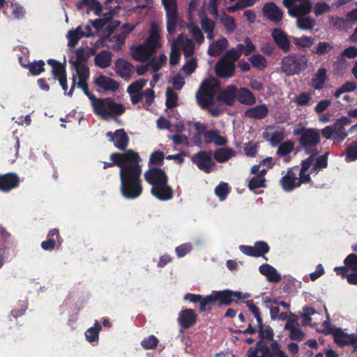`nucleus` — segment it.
Returning <instances> with one entry per match:
<instances>
[{
  "label": "nucleus",
  "instance_id": "1",
  "mask_svg": "<svg viewBox=\"0 0 357 357\" xmlns=\"http://www.w3.org/2000/svg\"><path fill=\"white\" fill-rule=\"evenodd\" d=\"M258 325L259 340L255 347H250L245 357H287L282 349L281 344L274 340V331L270 326L261 324Z\"/></svg>",
  "mask_w": 357,
  "mask_h": 357
},
{
  "label": "nucleus",
  "instance_id": "2",
  "mask_svg": "<svg viewBox=\"0 0 357 357\" xmlns=\"http://www.w3.org/2000/svg\"><path fill=\"white\" fill-rule=\"evenodd\" d=\"M139 161L140 160H135L131 164H127L119 172L120 192L126 199H135L142 194V169Z\"/></svg>",
  "mask_w": 357,
  "mask_h": 357
},
{
  "label": "nucleus",
  "instance_id": "3",
  "mask_svg": "<svg viewBox=\"0 0 357 357\" xmlns=\"http://www.w3.org/2000/svg\"><path fill=\"white\" fill-rule=\"evenodd\" d=\"M82 90L91 101L93 112L105 121L114 118L115 121H118V119L114 118V115L120 116L126 111L123 104L116 102L112 98H96L94 94L89 91V86Z\"/></svg>",
  "mask_w": 357,
  "mask_h": 357
},
{
  "label": "nucleus",
  "instance_id": "4",
  "mask_svg": "<svg viewBox=\"0 0 357 357\" xmlns=\"http://www.w3.org/2000/svg\"><path fill=\"white\" fill-rule=\"evenodd\" d=\"M220 89L215 79H205L196 93V100L202 109H206L214 105L215 96Z\"/></svg>",
  "mask_w": 357,
  "mask_h": 357
},
{
  "label": "nucleus",
  "instance_id": "5",
  "mask_svg": "<svg viewBox=\"0 0 357 357\" xmlns=\"http://www.w3.org/2000/svg\"><path fill=\"white\" fill-rule=\"evenodd\" d=\"M307 56L299 53H291L281 60V70L287 76L299 75L307 68Z\"/></svg>",
  "mask_w": 357,
  "mask_h": 357
},
{
  "label": "nucleus",
  "instance_id": "6",
  "mask_svg": "<svg viewBox=\"0 0 357 357\" xmlns=\"http://www.w3.org/2000/svg\"><path fill=\"white\" fill-rule=\"evenodd\" d=\"M294 136L299 137L298 144L302 148H311L312 150L320 143V132L317 128L297 126L293 130Z\"/></svg>",
  "mask_w": 357,
  "mask_h": 357
},
{
  "label": "nucleus",
  "instance_id": "7",
  "mask_svg": "<svg viewBox=\"0 0 357 357\" xmlns=\"http://www.w3.org/2000/svg\"><path fill=\"white\" fill-rule=\"evenodd\" d=\"M110 162H104L103 169H106L113 166L125 168L127 164H131L135 160H141L139 153L132 149H128L124 153L114 152L110 154Z\"/></svg>",
  "mask_w": 357,
  "mask_h": 357
},
{
  "label": "nucleus",
  "instance_id": "8",
  "mask_svg": "<svg viewBox=\"0 0 357 357\" xmlns=\"http://www.w3.org/2000/svg\"><path fill=\"white\" fill-rule=\"evenodd\" d=\"M162 3L166 11L167 32L170 35H174L178 21L176 0H162Z\"/></svg>",
  "mask_w": 357,
  "mask_h": 357
},
{
  "label": "nucleus",
  "instance_id": "9",
  "mask_svg": "<svg viewBox=\"0 0 357 357\" xmlns=\"http://www.w3.org/2000/svg\"><path fill=\"white\" fill-rule=\"evenodd\" d=\"M215 302H218V305L229 306L233 302L237 303L238 301L243 298L241 291H235L231 289H225L222 291H213ZM248 297L245 295L243 298Z\"/></svg>",
  "mask_w": 357,
  "mask_h": 357
},
{
  "label": "nucleus",
  "instance_id": "10",
  "mask_svg": "<svg viewBox=\"0 0 357 357\" xmlns=\"http://www.w3.org/2000/svg\"><path fill=\"white\" fill-rule=\"evenodd\" d=\"M191 160L200 170L206 174L211 173L215 167V163L212 160L211 151H200L192 157Z\"/></svg>",
  "mask_w": 357,
  "mask_h": 357
},
{
  "label": "nucleus",
  "instance_id": "11",
  "mask_svg": "<svg viewBox=\"0 0 357 357\" xmlns=\"http://www.w3.org/2000/svg\"><path fill=\"white\" fill-rule=\"evenodd\" d=\"M144 178L152 187L168 183L169 178L164 169L159 167H150L144 174Z\"/></svg>",
  "mask_w": 357,
  "mask_h": 357
},
{
  "label": "nucleus",
  "instance_id": "12",
  "mask_svg": "<svg viewBox=\"0 0 357 357\" xmlns=\"http://www.w3.org/2000/svg\"><path fill=\"white\" fill-rule=\"evenodd\" d=\"M239 250L244 255L252 257H264L266 254L270 251L268 244L264 241H256L253 246L241 245Z\"/></svg>",
  "mask_w": 357,
  "mask_h": 357
},
{
  "label": "nucleus",
  "instance_id": "13",
  "mask_svg": "<svg viewBox=\"0 0 357 357\" xmlns=\"http://www.w3.org/2000/svg\"><path fill=\"white\" fill-rule=\"evenodd\" d=\"M351 121L347 116H342L335 120L333 123L334 135L333 139L337 142H342L347 137L349 130H346L345 127L349 126Z\"/></svg>",
  "mask_w": 357,
  "mask_h": 357
},
{
  "label": "nucleus",
  "instance_id": "14",
  "mask_svg": "<svg viewBox=\"0 0 357 357\" xmlns=\"http://www.w3.org/2000/svg\"><path fill=\"white\" fill-rule=\"evenodd\" d=\"M235 69V63L229 59H226V56H222L215 66L217 76L222 78L231 77Z\"/></svg>",
  "mask_w": 357,
  "mask_h": 357
},
{
  "label": "nucleus",
  "instance_id": "15",
  "mask_svg": "<svg viewBox=\"0 0 357 357\" xmlns=\"http://www.w3.org/2000/svg\"><path fill=\"white\" fill-rule=\"evenodd\" d=\"M107 137L113 142L114 146L120 151H126L128 146L129 137L124 129H117L114 132H107Z\"/></svg>",
  "mask_w": 357,
  "mask_h": 357
},
{
  "label": "nucleus",
  "instance_id": "16",
  "mask_svg": "<svg viewBox=\"0 0 357 357\" xmlns=\"http://www.w3.org/2000/svg\"><path fill=\"white\" fill-rule=\"evenodd\" d=\"M271 36L278 48L284 53L291 50V41L289 36L281 29L275 28L272 30Z\"/></svg>",
  "mask_w": 357,
  "mask_h": 357
},
{
  "label": "nucleus",
  "instance_id": "17",
  "mask_svg": "<svg viewBox=\"0 0 357 357\" xmlns=\"http://www.w3.org/2000/svg\"><path fill=\"white\" fill-rule=\"evenodd\" d=\"M298 167L288 169L285 175L280 180L279 183L285 192H291L294 189L298 188L297 186L298 176L294 169H297Z\"/></svg>",
  "mask_w": 357,
  "mask_h": 357
},
{
  "label": "nucleus",
  "instance_id": "18",
  "mask_svg": "<svg viewBox=\"0 0 357 357\" xmlns=\"http://www.w3.org/2000/svg\"><path fill=\"white\" fill-rule=\"evenodd\" d=\"M19 176L13 172L0 174V191L8 192L17 188L20 183Z\"/></svg>",
  "mask_w": 357,
  "mask_h": 357
},
{
  "label": "nucleus",
  "instance_id": "19",
  "mask_svg": "<svg viewBox=\"0 0 357 357\" xmlns=\"http://www.w3.org/2000/svg\"><path fill=\"white\" fill-rule=\"evenodd\" d=\"M62 243V239L58 229L54 228L49 231L47 235V240L41 243V248L46 251H50L54 249L58 245L60 246Z\"/></svg>",
  "mask_w": 357,
  "mask_h": 357
},
{
  "label": "nucleus",
  "instance_id": "20",
  "mask_svg": "<svg viewBox=\"0 0 357 357\" xmlns=\"http://www.w3.org/2000/svg\"><path fill=\"white\" fill-rule=\"evenodd\" d=\"M151 193L160 201H168L172 199L174 191L168 183L160 184L156 187H151Z\"/></svg>",
  "mask_w": 357,
  "mask_h": 357
},
{
  "label": "nucleus",
  "instance_id": "21",
  "mask_svg": "<svg viewBox=\"0 0 357 357\" xmlns=\"http://www.w3.org/2000/svg\"><path fill=\"white\" fill-rule=\"evenodd\" d=\"M197 315L192 309H185L178 314V323L183 328H189L195 324Z\"/></svg>",
  "mask_w": 357,
  "mask_h": 357
},
{
  "label": "nucleus",
  "instance_id": "22",
  "mask_svg": "<svg viewBox=\"0 0 357 357\" xmlns=\"http://www.w3.org/2000/svg\"><path fill=\"white\" fill-rule=\"evenodd\" d=\"M262 11L264 15L273 22L278 23L282 20L283 13L274 2L266 3L264 6Z\"/></svg>",
  "mask_w": 357,
  "mask_h": 357
},
{
  "label": "nucleus",
  "instance_id": "23",
  "mask_svg": "<svg viewBox=\"0 0 357 357\" xmlns=\"http://www.w3.org/2000/svg\"><path fill=\"white\" fill-rule=\"evenodd\" d=\"M238 96V88L234 85H229L224 90H221L218 100L225 103L227 106H233Z\"/></svg>",
  "mask_w": 357,
  "mask_h": 357
},
{
  "label": "nucleus",
  "instance_id": "24",
  "mask_svg": "<svg viewBox=\"0 0 357 357\" xmlns=\"http://www.w3.org/2000/svg\"><path fill=\"white\" fill-rule=\"evenodd\" d=\"M116 73L126 80L130 79L133 73V66L123 59H118L115 62Z\"/></svg>",
  "mask_w": 357,
  "mask_h": 357
},
{
  "label": "nucleus",
  "instance_id": "25",
  "mask_svg": "<svg viewBox=\"0 0 357 357\" xmlns=\"http://www.w3.org/2000/svg\"><path fill=\"white\" fill-rule=\"evenodd\" d=\"M268 114V109L266 105L261 104L255 107L247 109L243 116L252 119H262L266 117Z\"/></svg>",
  "mask_w": 357,
  "mask_h": 357
},
{
  "label": "nucleus",
  "instance_id": "26",
  "mask_svg": "<svg viewBox=\"0 0 357 357\" xmlns=\"http://www.w3.org/2000/svg\"><path fill=\"white\" fill-rule=\"evenodd\" d=\"M312 11V3L310 0H304L300 3H296L294 8L288 10L291 17H300L308 15Z\"/></svg>",
  "mask_w": 357,
  "mask_h": 357
},
{
  "label": "nucleus",
  "instance_id": "27",
  "mask_svg": "<svg viewBox=\"0 0 357 357\" xmlns=\"http://www.w3.org/2000/svg\"><path fill=\"white\" fill-rule=\"evenodd\" d=\"M298 326V323L295 320H288L285 324L284 329L289 331V337L291 340L302 341L305 338V333Z\"/></svg>",
  "mask_w": 357,
  "mask_h": 357
},
{
  "label": "nucleus",
  "instance_id": "28",
  "mask_svg": "<svg viewBox=\"0 0 357 357\" xmlns=\"http://www.w3.org/2000/svg\"><path fill=\"white\" fill-rule=\"evenodd\" d=\"M94 83L105 91H116L119 87L118 82L103 75L96 77Z\"/></svg>",
  "mask_w": 357,
  "mask_h": 357
},
{
  "label": "nucleus",
  "instance_id": "29",
  "mask_svg": "<svg viewBox=\"0 0 357 357\" xmlns=\"http://www.w3.org/2000/svg\"><path fill=\"white\" fill-rule=\"evenodd\" d=\"M259 271L261 275L266 276L269 282L276 283L281 280L280 274L270 264H264L261 265Z\"/></svg>",
  "mask_w": 357,
  "mask_h": 357
},
{
  "label": "nucleus",
  "instance_id": "30",
  "mask_svg": "<svg viewBox=\"0 0 357 357\" xmlns=\"http://www.w3.org/2000/svg\"><path fill=\"white\" fill-rule=\"evenodd\" d=\"M47 63L52 67V75L54 80L67 75L66 60L61 63L56 59H49Z\"/></svg>",
  "mask_w": 357,
  "mask_h": 357
},
{
  "label": "nucleus",
  "instance_id": "31",
  "mask_svg": "<svg viewBox=\"0 0 357 357\" xmlns=\"http://www.w3.org/2000/svg\"><path fill=\"white\" fill-rule=\"evenodd\" d=\"M236 99L240 103L249 106L255 105L257 101L255 96L246 87L238 89Z\"/></svg>",
  "mask_w": 357,
  "mask_h": 357
},
{
  "label": "nucleus",
  "instance_id": "32",
  "mask_svg": "<svg viewBox=\"0 0 357 357\" xmlns=\"http://www.w3.org/2000/svg\"><path fill=\"white\" fill-rule=\"evenodd\" d=\"M132 57L137 61H145L148 60L151 55V52L143 45H139L130 48Z\"/></svg>",
  "mask_w": 357,
  "mask_h": 357
},
{
  "label": "nucleus",
  "instance_id": "33",
  "mask_svg": "<svg viewBox=\"0 0 357 357\" xmlns=\"http://www.w3.org/2000/svg\"><path fill=\"white\" fill-rule=\"evenodd\" d=\"M235 155L236 151L233 149L225 147L216 149L213 153V158L218 162H225Z\"/></svg>",
  "mask_w": 357,
  "mask_h": 357
},
{
  "label": "nucleus",
  "instance_id": "34",
  "mask_svg": "<svg viewBox=\"0 0 357 357\" xmlns=\"http://www.w3.org/2000/svg\"><path fill=\"white\" fill-rule=\"evenodd\" d=\"M228 41L225 38H222L213 42L208 49V54L211 56H219L227 47Z\"/></svg>",
  "mask_w": 357,
  "mask_h": 357
},
{
  "label": "nucleus",
  "instance_id": "35",
  "mask_svg": "<svg viewBox=\"0 0 357 357\" xmlns=\"http://www.w3.org/2000/svg\"><path fill=\"white\" fill-rule=\"evenodd\" d=\"M112 56L110 52L102 50L95 56V64L101 68H106L111 65Z\"/></svg>",
  "mask_w": 357,
  "mask_h": 357
},
{
  "label": "nucleus",
  "instance_id": "36",
  "mask_svg": "<svg viewBox=\"0 0 357 357\" xmlns=\"http://www.w3.org/2000/svg\"><path fill=\"white\" fill-rule=\"evenodd\" d=\"M328 79L327 71L324 68H320L315 76L312 79V85L314 89L321 90L323 89L326 81Z\"/></svg>",
  "mask_w": 357,
  "mask_h": 357
},
{
  "label": "nucleus",
  "instance_id": "37",
  "mask_svg": "<svg viewBox=\"0 0 357 357\" xmlns=\"http://www.w3.org/2000/svg\"><path fill=\"white\" fill-rule=\"evenodd\" d=\"M102 329L101 325L96 321L93 327L89 328L85 333V337L90 343L98 342L99 333Z\"/></svg>",
  "mask_w": 357,
  "mask_h": 357
},
{
  "label": "nucleus",
  "instance_id": "38",
  "mask_svg": "<svg viewBox=\"0 0 357 357\" xmlns=\"http://www.w3.org/2000/svg\"><path fill=\"white\" fill-rule=\"evenodd\" d=\"M45 63L44 61L34 60L32 62L28 61L26 69H28L32 75L37 76L45 72Z\"/></svg>",
  "mask_w": 357,
  "mask_h": 357
},
{
  "label": "nucleus",
  "instance_id": "39",
  "mask_svg": "<svg viewBox=\"0 0 357 357\" xmlns=\"http://www.w3.org/2000/svg\"><path fill=\"white\" fill-rule=\"evenodd\" d=\"M296 24L301 30H310L314 27L316 21L314 18L305 15L298 17Z\"/></svg>",
  "mask_w": 357,
  "mask_h": 357
},
{
  "label": "nucleus",
  "instance_id": "40",
  "mask_svg": "<svg viewBox=\"0 0 357 357\" xmlns=\"http://www.w3.org/2000/svg\"><path fill=\"white\" fill-rule=\"evenodd\" d=\"M333 50V46L328 42L320 41L312 50V53L317 56H324Z\"/></svg>",
  "mask_w": 357,
  "mask_h": 357
},
{
  "label": "nucleus",
  "instance_id": "41",
  "mask_svg": "<svg viewBox=\"0 0 357 357\" xmlns=\"http://www.w3.org/2000/svg\"><path fill=\"white\" fill-rule=\"evenodd\" d=\"M215 300L213 293L206 296H202L201 301H199V311L204 312L207 311L208 313L212 310V307L215 303Z\"/></svg>",
  "mask_w": 357,
  "mask_h": 357
},
{
  "label": "nucleus",
  "instance_id": "42",
  "mask_svg": "<svg viewBox=\"0 0 357 357\" xmlns=\"http://www.w3.org/2000/svg\"><path fill=\"white\" fill-rule=\"evenodd\" d=\"M112 17L109 13H105L101 18H97L95 20H90V24L96 29V31H100L105 27L111 20Z\"/></svg>",
  "mask_w": 357,
  "mask_h": 357
},
{
  "label": "nucleus",
  "instance_id": "43",
  "mask_svg": "<svg viewBox=\"0 0 357 357\" xmlns=\"http://www.w3.org/2000/svg\"><path fill=\"white\" fill-rule=\"evenodd\" d=\"M165 105L167 109H173L178 105V95L171 88H167L165 92Z\"/></svg>",
  "mask_w": 357,
  "mask_h": 357
},
{
  "label": "nucleus",
  "instance_id": "44",
  "mask_svg": "<svg viewBox=\"0 0 357 357\" xmlns=\"http://www.w3.org/2000/svg\"><path fill=\"white\" fill-rule=\"evenodd\" d=\"M249 61L252 67L264 69L267 67V61L266 58L260 54H255L249 58Z\"/></svg>",
  "mask_w": 357,
  "mask_h": 357
},
{
  "label": "nucleus",
  "instance_id": "45",
  "mask_svg": "<svg viewBox=\"0 0 357 357\" xmlns=\"http://www.w3.org/2000/svg\"><path fill=\"white\" fill-rule=\"evenodd\" d=\"M293 42L295 45L301 47H310L314 43V39L311 36H303L300 38L292 37Z\"/></svg>",
  "mask_w": 357,
  "mask_h": 357
},
{
  "label": "nucleus",
  "instance_id": "46",
  "mask_svg": "<svg viewBox=\"0 0 357 357\" xmlns=\"http://www.w3.org/2000/svg\"><path fill=\"white\" fill-rule=\"evenodd\" d=\"M73 66L78 78L89 79L90 70L89 68L86 64L75 61Z\"/></svg>",
  "mask_w": 357,
  "mask_h": 357
},
{
  "label": "nucleus",
  "instance_id": "47",
  "mask_svg": "<svg viewBox=\"0 0 357 357\" xmlns=\"http://www.w3.org/2000/svg\"><path fill=\"white\" fill-rule=\"evenodd\" d=\"M146 82L147 80L144 78L138 79L128 86L127 93L132 94L142 92V90L146 84Z\"/></svg>",
  "mask_w": 357,
  "mask_h": 357
},
{
  "label": "nucleus",
  "instance_id": "48",
  "mask_svg": "<svg viewBox=\"0 0 357 357\" xmlns=\"http://www.w3.org/2000/svg\"><path fill=\"white\" fill-rule=\"evenodd\" d=\"M159 344L158 338L154 335H150L141 342V346L146 350L154 349Z\"/></svg>",
  "mask_w": 357,
  "mask_h": 357
},
{
  "label": "nucleus",
  "instance_id": "49",
  "mask_svg": "<svg viewBox=\"0 0 357 357\" xmlns=\"http://www.w3.org/2000/svg\"><path fill=\"white\" fill-rule=\"evenodd\" d=\"M188 29L198 44H202L204 42V36L198 25L192 23L188 26Z\"/></svg>",
  "mask_w": 357,
  "mask_h": 357
},
{
  "label": "nucleus",
  "instance_id": "50",
  "mask_svg": "<svg viewBox=\"0 0 357 357\" xmlns=\"http://www.w3.org/2000/svg\"><path fill=\"white\" fill-rule=\"evenodd\" d=\"M307 153H312L310 157H308L307 159L304 160L301 162V167L300 171H301V173H306L308 169L311 167L314 159V156L317 155L319 154V151L317 149H312L310 151H307Z\"/></svg>",
  "mask_w": 357,
  "mask_h": 357
},
{
  "label": "nucleus",
  "instance_id": "51",
  "mask_svg": "<svg viewBox=\"0 0 357 357\" xmlns=\"http://www.w3.org/2000/svg\"><path fill=\"white\" fill-rule=\"evenodd\" d=\"M167 56L165 54H160L158 58L155 57L151 59L149 62V65L151 66L153 72H158L166 63Z\"/></svg>",
  "mask_w": 357,
  "mask_h": 357
},
{
  "label": "nucleus",
  "instance_id": "52",
  "mask_svg": "<svg viewBox=\"0 0 357 357\" xmlns=\"http://www.w3.org/2000/svg\"><path fill=\"white\" fill-rule=\"evenodd\" d=\"M237 49L238 50L231 49L228 50L222 56H226V59H229L234 63V61L241 56L243 50L244 49V45L238 44Z\"/></svg>",
  "mask_w": 357,
  "mask_h": 357
},
{
  "label": "nucleus",
  "instance_id": "53",
  "mask_svg": "<svg viewBox=\"0 0 357 357\" xmlns=\"http://www.w3.org/2000/svg\"><path fill=\"white\" fill-rule=\"evenodd\" d=\"M109 40L114 43L112 47V50L119 51L121 50L122 46L125 43L126 36L123 33L114 35L109 38Z\"/></svg>",
  "mask_w": 357,
  "mask_h": 357
},
{
  "label": "nucleus",
  "instance_id": "54",
  "mask_svg": "<svg viewBox=\"0 0 357 357\" xmlns=\"http://www.w3.org/2000/svg\"><path fill=\"white\" fill-rule=\"evenodd\" d=\"M329 152H326L324 155L317 157L315 160V165L311 169V173L315 172L317 169L326 168L328 166V157Z\"/></svg>",
  "mask_w": 357,
  "mask_h": 357
},
{
  "label": "nucleus",
  "instance_id": "55",
  "mask_svg": "<svg viewBox=\"0 0 357 357\" xmlns=\"http://www.w3.org/2000/svg\"><path fill=\"white\" fill-rule=\"evenodd\" d=\"M215 193L220 198V200H225L229 193L228 183L222 182L218 185L215 188Z\"/></svg>",
  "mask_w": 357,
  "mask_h": 357
},
{
  "label": "nucleus",
  "instance_id": "56",
  "mask_svg": "<svg viewBox=\"0 0 357 357\" xmlns=\"http://www.w3.org/2000/svg\"><path fill=\"white\" fill-rule=\"evenodd\" d=\"M165 154L162 151H153L149 158V164L153 165L161 166L163 165Z\"/></svg>",
  "mask_w": 357,
  "mask_h": 357
},
{
  "label": "nucleus",
  "instance_id": "57",
  "mask_svg": "<svg viewBox=\"0 0 357 357\" xmlns=\"http://www.w3.org/2000/svg\"><path fill=\"white\" fill-rule=\"evenodd\" d=\"M294 145L291 141H287L282 143L277 150V154L280 156L288 155L293 151Z\"/></svg>",
  "mask_w": 357,
  "mask_h": 357
},
{
  "label": "nucleus",
  "instance_id": "58",
  "mask_svg": "<svg viewBox=\"0 0 357 357\" xmlns=\"http://www.w3.org/2000/svg\"><path fill=\"white\" fill-rule=\"evenodd\" d=\"M143 45L151 52L152 54H155L157 49L160 47V40L148 36Z\"/></svg>",
  "mask_w": 357,
  "mask_h": 357
},
{
  "label": "nucleus",
  "instance_id": "59",
  "mask_svg": "<svg viewBox=\"0 0 357 357\" xmlns=\"http://www.w3.org/2000/svg\"><path fill=\"white\" fill-rule=\"evenodd\" d=\"M246 306L248 307L250 312H251L257 319V324H261L262 317L259 307L254 303L252 300H248L245 302Z\"/></svg>",
  "mask_w": 357,
  "mask_h": 357
},
{
  "label": "nucleus",
  "instance_id": "60",
  "mask_svg": "<svg viewBox=\"0 0 357 357\" xmlns=\"http://www.w3.org/2000/svg\"><path fill=\"white\" fill-rule=\"evenodd\" d=\"M265 181L266 179L264 178H261V176H254L250 180L248 188L250 190H254L259 188H264Z\"/></svg>",
  "mask_w": 357,
  "mask_h": 357
},
{
  "label": "nucleus",
  "instance_id": "61",
  "mask_svg": "<svg viewBox=\"0 0 357 357\" xmlns=\"http://www.w3.org/2000/svg\"><path fill=\"white\" fill-rule=\"evenodd\" d=\"M346 160L355 161L357 160V141L353 142L346 150Z\"/></svg>",
  "mask_w": 357,
  "mask_h": 357
},
{
  "label": "nucleus",
  "instance_id": "62",
  "mask_svg": "<svg viewBox=\"0 0 357 357\" xmlns=\"http://www.w3.org/2000/svg\"><path fill=\"white\" fill-rule=\"evenodd\" d=\"M143 96L145 98V104L144 105V107L148 110L154 101L155 97V91L152 89H146L143 92Z\"/></svg>",
  "mask_w": 357,
  "mask_h": 357
},
{
  "label": "nucleus",
  "instance_id": "63",
  "mask_svg": "<svg viewBox=\"0 0 357 357\" xmlns=\"http://www.w3.org/2000/svg\"><path fill=\"white\" fill-rule=\"evenodd\" d=\"M197 67V63L195 58H192L189 59L185 65L183 66L181 70L186 74V75H191L192 73L195 72Z\"/></svg>",
  "mask_w": 357,
  "mask_h": 357
},
{
  "label": "nucleus",
  "instance_id": "64",
  "mask_svg": "<svg viewBox=\"0 0 357 357\" xmlns=\"http://www.w3.org/2000/svg\"><path fill=\"white\" fill-rule=\"evenodd\" d=\"M346 266H349L352 271H357V255L354 253L349 254L344 260Z\"/></svg>",
  "mask_w": 357,
  "mask_h": 357
}]
</instances>
